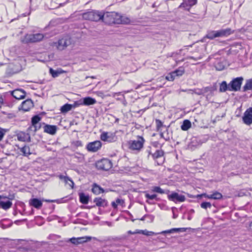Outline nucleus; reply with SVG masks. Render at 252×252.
Wrapping results in <instances>:
<instances>
[{"mask_svg":"<svg viewBox=\"0 0 252 252\" xmlns=\"http://www.w3.org/2000/svg\"><path fill=\"white\" fill-rule=\"evenodd\" d=\"M234 33V30L230 28L221 29L218 31H209L205 37L213 40L217 37H227Z\"/></svg>","mask_w":252,"mask_h":252,"instance_id":"obj_1","label":"nucleus"},{"mask_svg":"<svg viewBox=\"0 0 252 252\" xmlns=\"http://www.w3.org/2000/svg\"><path fill=\"white\" fill-rule=\"evenodd\" d=\"M145 141L143 137L138 136L136 139L130 140L127 142V148L130 151L139 152L143 148Z\"/></svg>","mask_w":252,"mask_h":252,"instance_id":"obj_2","label":"nucleus"},{"mask_svg":"<svg viewBox=\"0 0 252 252\" xmlns=\"http://www.w3.org/2000/svg\"><path fill=\"white\" fill-rule=\"evenodd\" d=\"M102 11L91 10L83 13L82 18L86 20L94 22L102 21Z\"/></svg>","mask_w":252,"mask_h":252,"instance_id":"obj_3","label":"nucleus"},{"mask_svg":"<svg viewBox=\"0 0 252 252\" xmlns=\"http://www.w3.org/2000/svg\"><path fill=\"white\" fill-rule=\"evenodd\" d=\"M95 167L98 170L107 171L112 167L110 160L107 158H102L95 162Z\"/></svg>","mask_w":252,"mask_h":252,"instance_id":"obj_4","label":"nucleus"},{"mask_svg":"<svg viewBox=\"0 0 252 252\" xmlns=\"http://www.w3.org/2000/svg\"><path fill=\"white\" fill-rule=\"evenodd\" d=\"M71 43L70 38L68 37H64L60 39L57 42H54V44L58 50L62 51L70 45Z\"/></svg>","mask_w":252,"mask_h":252,"instance_id":"obj_5","label":"nucleus"},{"mask_svg":"<svg viewBox=\"0 0 252 252\" xmlns=\"http://www.w3.org/2000/svg\"><path fill=\"white\" fill-rule=\"evenodd\" d=\"M243 78L242 77H237L233 79L229 83V91L237 92L240 90Z\"/></svg>","mask_w":252,"mask_h":252,"instance_id":"obj_6","label":"nucleus"},{"mask_svg":"<svg viewBox=\"0 0 252 252\" xmlns=\"http://www.w3.org/2000/svg\"><path fill=\"white\" fill-rule=\"evenodd\" d=\"M44 37V35L40 33L27 34L25 36V40L26 43L37 42L41 41Z\"/></svg>","mask_w":252,"mask_h":252,"instance_id":"obj_7","label":"nucleus"},{"mask_svg":"<svg viewBox=\"0 0 252 252\" xmlns=\"http://www.w3.org/2000/svg\"><path fill=\"white\" fill-rule=\"evenodd\" d=\"M117 16V13L115 12H104L102 11V21L104 23L108 25H111L115 22L114 20V16Z\"/></svg>","mask_w":252,"mask_h":252,"instance_id":"obj_8","label":"nucleus"},{"mask_svg":"<svg viewBox=\"0 0 252 252\" xmlns=\"http://www.w3.org/2000/svg\"><path fill=\"white\" fill-rule=\"evenodd\" d=\"M164 152L162 150H156L153 154H152V158L157 163V165H160L162 164L164 161L163 157Z\"/></svg>","mask_w":252,"mask_h":252,"instance_id":"obj_9","label":"nucleus"},{"mask_svg":"<svg viewBox=\"0 0 252 252\" xmlns=\"http://www.w3.org/2000/svg\"><path fill=\"white\" fill-rule=\"evenodd\" d=\"M207 140L208 138L205 136L200 135L194 136L191 139L190 146L192 147H197L205 143Z\"/></svg>","mask_w":252,"mask_h":252,"instance_id":"obj_10","label":"nucleus"},{"mask_svg":"<svg viewBox=\"0 0 252 252\" xmlns=\"http://www.w3.org/2000/svg\"><path fill=\"white\" fill-rule=\"evenodd\" d=\"M102 143L100 141L96 140L89 143L86 146V149L89 152H96L101 147Z\"/></svg>","mask_w":252,"mask_h":252,"instance_id":"obj_11","label":"nucleus"},{"mask_svg":"<svg viewBox=\"0 0 252 252\" xmlns=\"http://www.w3.org/2000/svg\"><path fill=\"white\" fill-rule=\"evenodd\" d=\"M100 137L101 140L108 142H113L117 139L115 134L111 132L103 131L100 134Z\"/></svg>","mask_w":252,"mask_h":252,"instance_id":"obj_12","label":"nucleus"},{"mask_svg":"<svg viewBox=\"0 0 252 252\" xmlns=\"http://www.w3.org/2000/svg\"><path fill=\"white\" fill-rule=\"evenodd\" d=\"M242 120L243 123L248 126H250L252 124V107L245 111L242 117Z\"/></svg>","mask_w":252,"mask_h":252,"instance_id":"obj_13","label":"nucleus"},{"mask_svg":"<svg viewBox=\"0 0 252 252\" xmlns=\"http://www.w3.org/2000/svg\"><path fill=\"white\" fill-rule=\"evenodd\" d=\"M32 144H27L22 147H18V149L23 156L28 157L34 153V149L32 148Z\"/></svg>","mask_w":252,"mask_h":252,"instance_id":"obj_14","label":"nucleus"},{"mask_svg":"<svg viewBox=\"0 0 252 252\" xmlns=\"http://www.w3.org/2000/svg\"><path fill=\"white\" fill-rule=\"evenodd\" d=\"M26 93L24 90L19 89L10 92V94L9 95H11L12 98L14 97L17 100H20L24 99L26 96Z\"/></svg>","mask_w":252,"mask_h":252,"instance_id":"obj_15","label":"nucleus"},{"mask_svg":"<svg viewBox=\"0 0 252 252\" xmlns=\"http://www.w3.org/2000/svg\"><path fill=\"white\" fill-rule=\"evenodd\" d=\"M168 198L169 200L173 201L174 202H184L186 199L185 195L182 194H179L175 192H172L170 194H168Z\"/></svg>","mask_w":252,"mask_h":252,"instance_id":"obj_16","label":"nucleus"},{"mask_svg":"<svg viewBox=\"0 0 252 252\" xmlns=\"http://www.w3.org/2000/svg\"><path fill=\"white\" fill-rule=\"evenodd\" d=\"M33 107V102L32 100L31 99H27L22 103L20 106L19 107V109H21L24 111H28Z\"/></svg>","mask_w":252,"mask_h":252,"instance_id":"obj_17","label":"nucleus"},{"mask_svg":"<svg viewBox=\"0 0 252 252\" xmlns=\"http://www.w3.org/2000/svg\"><path fill=\"white\" fill-rule=\"evenodd\" d=\"M203 196H204L205 197H206L209 199H220L222 197V195L218 191H215V192L211 194H207L206 193L198 194L197 195V198L198 199H200Z\"/></svg>","mask_w":252,"mask_h":252,"instance_id":"obj_18","label":"nucleus"},{"mask_svg":"<svg viewBox=\"0 0 252 252\" xmlns=\"http://www.w3.org/2000/svg\"><path fill=\"white\" fill-rule=\"evenodd\" d=\"M114 20L115 21L113 22L114 24H127L130 22V20L128 18L124 17L117 13V16H114Z\"/></svg>","mask_w":252,"mask_h":252,"instance_id":"obj_19","label":"nucleus"},{"mask_svg":"<svg viewBox=\"0 0 252 252\" xmlns=\"http://www.w3.org/2000/svg\"><path fill=\"white\" fill-rule=\"evenodd\" d=\"M183 2L179 6L180 8H184L189 10L190 8L197 3V0H183Z\"/></svg>","mask_w":252,"mask_h":252,"instance_id":"obj_20","label":"nucleus"},{"mask_svg":"<svg viewBox=\"0 0 252 252\" xmlns=\"http://www.w3.org/2000/svg\"><path fill=\"white\" fill-rule=\"evenodd\" d=\"M17 139L22 142H31V136L29 133L20 131L17 134Z\"/></svg>","mask_w":252,"mask_h":252,"instance_id":"obj_21","label":"nucleus"},{"mask_svg":"<svg viewBox=\"0 0 252 252\" xmlns=\"http://www.w3.org/2000/svg\"><path fill=\"white\" fill-rule=\"evenodd\" d=\"M44 132L51 135H54L56 133L57 126L54 125H45L44 127Z\"/></svg>","mask_w":252,"mask_h":252,"instance_id":"obj_22","label":"nucleus"},{"mask_svg":"<svg viewBox=\"0 0 252 252\" xmlns=\"http://www.w3.org/2000/svg\"><path fill=\"white\" fill-rule=\"evenodd\" d=\"M29 204L37 209H40L42 206V201L36 198H31L29 200Z\"/></svg>","mask_w":252,"mask_h":252,"instance_id":"obj_23","label":"nucleus"},{"mask_svg":"<svg viewBox=\"0 0 252 252\" xmlns=\"http://www.w3.org/2000/svg\"><path fill=\"white\" fill-rule=\"evenodd\" d=\"M12 99V97L11 95H9V94H4L2 95L0 94V103L5 104L9 107L12 106V103H9V101Z\"/></svg>","mask_w":252,"mask_h":252,"instance_id":"obj_24","label":"nucleus"},{"mask_svg":"<svg viewBox=\"0 0 252 252\" xmlns=\"http://www.w3.org/2000/svg\"><path fill=\"white\" fill-rule=\"evenodd\" d=\"M94 202L95 203V206L105 208L108 206V201L101 197H95L94 199Z\"/></svg>","mask_w":252,"mask_h":252,"instance_id":"obj_25","label":"nucleus"},{"mask_svg":"<svg viewBox=\"0 0 252 252\" xmlns=\"http://www.w3.org/2000/svg\"><path fill=\"white\" fill-rule=\"evenodd\" d=\"M96 102L94 98L88 96L82 99V105L89 106L93 105Z\"/></svg>","mask_w":252,"mask_h":252,"instance_id":"obj_26","label":"nucleus"},{"mask_svg":"<svg viewBox=\"0 0 252 252\" xmlns=\"http://www.w3.org/2000/svg\"><path fill=\"white\" fill-rule=\"evenodd\" d=\"M92 191L94 194L96 195L99 194L101 193L104 192V189L99 185H97L96 183H94L93 185Z\"/></svg>","mask_w":252,"mask_h":252,"instance_id":"obj_27","label":"nucleus"},{"mask_svg":"<svg viewBox=\"0 0 252 252\" xmlns=\"http://www.w3.org/2000/svg\"><path fill=\"white\" fill-rule=\"evenodd\" d=\"M213 91L212 87H206L201 89L195 90V93L198 95H204L208 92H213Z\"/></svg>","mask_w":252,"mask_h":252,"instance_id":"obj_28","label":"nucleus"},{"mask_svg":"<svg viewBox=\"0 0 252 252\" xmlns=\"http://www.w3.org/2000/svg\"><path fill=\"white\" fill-rule=\"evenodd\" d=\"M12 205V203L10 200H7L6 201H0V208L5 210H7L11 208Z\"/></svg>","mask_w":252,"mask_h":252,"instance_id":"obj_29","label":"nucleus"},{"mask_svg":"<svg viewBox=\"0 0 252 252\" xmlns=\"http://www.w3.org/2000/svg\"><path fill=\"white\" fill-rule=\"evenodd\" d=\"M79 200L81 203L83 204H87L88 203L90 197L88 195H86L83 192L79 193Z\"/></svg>","mask_w":252,"mask_h":252,"instance_id":"obj_30","label":"nucleus"},{"mask_svg":"<svg viewBox=\"0 0 252 252\" xmlns=\"http://www.w3.org/2000/svg\"><path fill=\"white\" fill-rule=\"evenodd\" d=\"M229 84H227L225 81H223L220 84V92H225L226 91H229Z\"/></svg>","mask_w":252,"mask_h":252,"instance_id":"obj_31","label":"nucleus"},{"mask_svg":"<svg viewBox=\"0 0 252 252\" xmlns=\"http://www.w3.org/2000/svg\"><path fill=\"white\" fill-rule=\"evenodd\" d=\"M59 178L60 180H63L65 184L67 183V181H69L71 184L69 183V186L70 187L73 188L74 185V182L70 177L63 175H60L59 176Z\"/></svg>","mask_w":252,"mask_h":252,"instance_id":"obj_32","label":"nucleus"},{"mask_svg":"<svg viewBox=\"0 0 252 252\" xmlns=\"http://www.w3.org/2000/svg\"><path fill=\"white\" fill-rule=\"evenodd\" d=\"M251 90H252V78L247 80L245 85L243 87V92H246Z\"/></svg>","mask_w":252,"mask_h":252,"instance_id":"obj_33","label":"nucleus"},{"mask_svg":"<svg viewBox=\"0 0 252 252\" xmlns=\"http://www.w3.org/2000/svg\"><path fill=\"white\" fill-rule=\"evenodd\" d=\"M152 191L155 192H157V193H160V194L165 193V194H167L170 192V191L169 190H168V189H166V190L162 189L161 188H160V187H158V186L154 187L153 189H152Z\"/></svg>","mask_w":252,"mask_h":252,"instance_id":"obj_34","label":"nucleus"},{"mask_svg":"<svg viewBox=\"0 0 252 252\" xmlns=\"http://www.w3.org/2000/svg\"><path fill=\"white\" fill-rule=\"evenodd\" d=\"M191 122L189 120H185L183 121L181 128L183 130L186 131L191 127Z\"/></svg>","mask_w":252,"mask_h":252,"instance_id":"obj_35","label":"nucleus"},{"mask_svg":"<svg viewBox=\"0 0 252 252\" xmlns=\"http://www.w3.org/2000/svg\"><path fill=\"white\" fill-rule=\"evenodd\" d=\"M19 71V69H16V65L13 64H10L7 69V71L12 74L18 73Z\"/></svg>","mask_w":252,"mask_h":252,"instance_id":"obj_36","label":"nucleus"},{"mask_svg":"<svg viewBox=\"0 0 252 252\" xmlns=\"http://www.w3.org/2000/svg\"><path fill=\"white\" fill-rule=\"evenodd\" d=\"M72 109L71 104L66 103L61 107L60 110L62 113H66Z\"/></svg>","mask_w":252,"mask_h":252,"instance_id":"obj_37","label":"nucleus"},{"mask_svg":"<svg viewBox=\"0 0 252 252\" xmlns=\"http://www.w3.org/2000/svg\"><path fill=\"white\" fill-rule=\"evenodd\" d=\"M64 71L62 70H56L53 69L52 68H50L49 73L51 74L52 76L54 78L57 77L59 75L62 73H63Z\"/></svg>","mask_w":252,"mask_h":252,"instance_id":"obj_38","label":"nucleus"},{"mask_svg":"<svg viewBox=\"0 0 252 252\" xmlns=\"http://www.w3.org/2000/svg\"><path fill=\"white\" fill-rule=\"evenodd\" d=\"M8 221L6 220H2L0 221V227L2 229H6L12 225L11 223H7Z\"/></svg>","mask_w":252,"mask_h":252,"instance_id":"obj_39","label":"nucleus"},{"mask_svg":"<svg viewBox=\"0 0 252 252\" xmlns=\"http://www.w3.org/2000/svg\"><path fill=\"white\" fill-rule=\"evenodd\" d=\"M41 127L40 123H38L34 125H32L28 128V131L32 130L34 132H35L37 130H39Z\"/></svg>","mask_w":252,"mask_h":252,"instance_id":"obj_40","label":"nucleus"},{"mask_svg":"<svg viewBox=\"0 0 252 252\" xmlns=\"http://www.w3.org/2000/svg\"><path fill=\"white\" fill-rule=\"evenodd\" d=\"M173 74L175 75V76H182L185 72V70L183 67H180L178 69H176L174 71H173Z\"/></svg>","mask_w":252,"mask_h":252,"instance_id":"obj_41","label":"nucleus"},{"mask_svg":"<svg viewBox=\"0 0 252 252\" xmlns=\"http://www.w3.org/2000/svg\"><path fill=\"white\" fill-rule=\"evenodd\" d=\"M41 118L39 115H35L32 118V125H36L39 123V122L41 120Z\"/></svg>","mask_w":252,"mask_h":252,"instance_id":"obj_42","label":"nucleus"},{"mask_svg":"<svg viewBox=\"0 0 252 252\" xmlns=\"http://www.w3.org/2000/svg\"><path fill=\"white\" fill-rule=\"evenodd\" d=\"M200 207L204 209H210L212 207V204L209 202L203 201L201 203Z\"/></svg>","mask_w":252,"mask_h":252,"instance_id":"obj_43","label":"nucleus"},{"mask_svg":"<svg viewBox=\"0 0 252 252\" xmlns=\"http://www.w3.org/2000/svg\"><path fill=\"white\" fill-rule=\"evenodd\" d=\"M145 197L150 200L156 199L157 201H158L159 199L157 198V195L156 194H150L148 193L145 192Z\"/></svg>","mask_w":252,"mask_h":252,"instance_id":"obj_44","label":"nucleus"},{"mask_svg":"<svg viewBox=\"0 0 252 252\" xmlns=\"http://www.w3.org/2000/svg\"><path fill=\"white\" fill-rule=\"evenodd\" d=\"M177 229H175V228H171L169 230L162 231L161 232L159 233V234H171V233H176V231H177Z\"/></svg>","mask_w":252,"mask_h":252,"instance_id":"obj_45","label":"nucleus"},{"mask_svg":"<svg viewBox=\"0 0 252 252\" xmlns=\"http://www.w3.org/2000/svg\"><path fill=\"white\" fill-rule=\"evenodd\" d=\"M175 77L176 76L174 74H173V72H171L167 75L166 76V79L168 81H172L175 79Z\"/></svg>","mask_w":252,"mask_h":252,"instance_id":"obj_46","label":"nucleus"},{"mask_svg":"<svg viewBox=\"0 0 252 252\" xmlns=\"http://www.w3.org/2000/svg\"><path fill=\"white\" fill-rule=\"evenodd\" d=\"M77 238L79 244L86 242L88 241V240L91 239V238L88 237H78Z\"/></svg>","mask_w":252,"mask_h":252,"instance_id":"obj_47","label":"nucleus"},{"mask_svg":"<svg viewBox=\"0 0 252 252\" xmlns=\"http://www.w3.org/2000/svg\"><path fill=\"white\" fill-rule=\"evenodd\" d=\"M80 105H82V99L75 101L73 104H71V108L72 109L75 108Z\"/></svg>","mask_w":252,"mask_h":252,"instance_id":"obj_48","label":"nucleus"},{"mask_svg":"<svg viewBox=\"0 0 252 252\" xmlns=\"http://www.w3.org/2000/svg\"><path fill=\"white\" fill-rule=\"evenodd\" d=\"M31 248L29 247H20L18 248V251L20 252H26L29 251Z\"/></svg>","mask_w":252,"mask_h":252,"instance_id":"obj_49","label":"nucleus"},{"mask_svg":"<svg viewBox=\"0 0 252 252\" xmlns=\"http://www.w3.org/2000/svg\"><path fill=\"white\" fill-rule=\"evenodd\" d=\"M215 67L216 68V69L218 70H221L223 69L224 68V66L220 63H218L216 64Z\"/></svg>","mask_w":252,"mask_h":252,"instance_id":"obj_50","label":"nucleus"},{"mask_svg":"<svg viewBox=\"0 0 252 252\" xmlns=\"http://www.w3.org/2000/svg\"><path fill=\"white\" fill-rule=\"evenodd\" d=\"M42 201L47 202H56L58 203H60L61 202V199L50 200V199H42Z\"/></svg>","mask_w":252,"mask_h":252,"instance_id":"obj_51","label":"nucleus"},{"mask_svg":"<svg viewBox=\"0 0 252 252\" xmlns=\"http://www.w3.org/2000/svg\"><path fill=\"white\" fill-rule=\"evenodd\" d=\"M156 124L157 128L158 129H159L163 125L162 122L158 119L156 120Z\"/></svg>","mask_w":252,"mask_h":252,"instance_id":"obj_52","label":"nucleus"},{"mask_svg":"<svg viewBox=\"0 0 252 252\" xmlns=\"http://www.w3.org/2000/svg\"><path fill=\"white\" fill-rule=\"evenodd\" d=\"M68 241L70 242L71 243L74 244V245H78L79 244L78 241V238H72L68 240Z\"/></svg>","mask_w":252,"mask_h":252,"instance_id":"obj_53","label":"nucleus"},{"mask_svg":"<svg viewBox=\"0 0 252 252\" xmlns=\"http://www.w3.org/2000/svg\"><path fill=\"white\" fill-rule=\"evenodd\" d=\"M5 132L6 130L0 127V141L2 139Z\"/></svg>","mask_w":252,"mask_h":252,"instance_id":"obj_54","label":"nucleus"},{"mask_svg":"<svg viewBox=\"0 0 252 252\" xmlns=\"http://www.w3.org/2000/svg\"><path fill=\"white\" fill-rule=\"evenodd\" d=\"M115 202H116L117 205L120 204L122 206H123L124 204L125 203V201H124V200L120 199V198H117L116 199Z\"/></svg>","mask_w":252,"mask_h":252,"instance_id":"obj_55","label":"nucleus"},{"mask_svg":"<svg viewBox=\"0 0 252 252\" xmlns=\"http://www.w3.org/2000/svg\"><path fill=\"white\" fill-rule=\"evenodd\" d=\"M175 229H177V230L176 231V233H179L180 232L186 231L187 228H175Z\"/></svg>","mask_w":252,"mask_h":252,"instance_id":"obj_56","label":"nucleus"},{"mask_svg":"<svg viewBox=\"0 0 252 252\" xmlns=\"http://www.w3.org/2000/svg\"><path fill=\"white\" fill-rule=\"evenodd\" d=\"M149 149H148L146 150V152L148 153V158H149L150 155H151V156L152 157V154H153V153L152 152V151L151 150V148L149 147Z\"/></svg>","mask_w":252,"mask_h":252,"instance_id":"obj_57","label":"nucleus"},{"mask_svg":"<svg viewBox=\"0 0 252 252\" xmlns=\"http://www.w3.org/2000/svg\"><path fill=\"white\" fill-rule=\"evenodd\" d=\"M75 144L77 147H82L83 146L82 142L79 140L76 141Z\"/></svg>","mask_w":252,"mask_h":252,"instance_id":"obj_58","label":"nucleus"},{"mask_svg":"<svg viewBox=\"0 0 252 252\" xmlns=\"http://www.w3.org/2000/svg\"><path fill=\"white\" fill-rule=\"evenodd\" d=\"M141 232V234L146 235V236H148L149 233H150L149 231L147 230L146 229L142 230Z\"/></svg>","mask_w":252,"mask_h":252,"instance_id":"obj_59","label":"nucleus"},{"mask_svg":"<svg viewBox=\"0 0 252 252\" xmlns=\"http://www.w3.org/2000/svg\"><path fill=\"white\" fill-rule=\"evenodd\" d=\"M111 205H112V206L113 207V208L114 209H117V207H118V205L116 203V202L115 201H113L112 203H111Z\"/></svg>","mask_w":252,"mask_h":252,"instance_id":"obj_60","label":"nucleus"},{"mask_svg":"<svg viewBox=\"0 0 252 252\" xmlns=\"http://www.w3.org/2000/svg\"><path fill=\"white\" fill-rule=\"evenodd\" d=\"M15 196H14V194H9L8 196H7V199H9V200H13Z\"/></svg>","mask_w":252,"mask_h":252,"instance_id":"obj_61","label":"nucleus"},{"mask_svg":"<svg viewBox=\"0 0 252 252\" xmlns=\"http://www.w3.org/2000/svg\"><path fill=\"white\" fill-rule=\"evenodd\" d=\"M7 199V196L4 195H0V201H3V199Z\"/></svg>","mask_w":252,"mask_h":252,"instance_id":"obj_62","label":"nucleus"},{"mask_svg":"<svg viewBox=\"0 0 252 252\" xmlns=\"http://www.w3.org/2000/svg\"><path fill=\"white\" fill-rule=\"evenodd\" d=\"M194 213V210L192 209L189 210L188 212L189 215H192Z\"/></svg>","mask_w":252,"mask_h":252,"instance_id":"obj_63","label":"nucleus"},{"mask_svg":"<svg viewBox=\"0 0 252 252\" xmlns=\"http://www.w3.org/2000/svg\"><path fill=\"white\" fill-rule=\"evenodd\" d=\"M142 230L136 229L135 231H134V234H141Z\"/></svg>","mask_w":252,"mask_h":252,"instance_id":"obj_64","label":"nucleus"}]
</instances>
